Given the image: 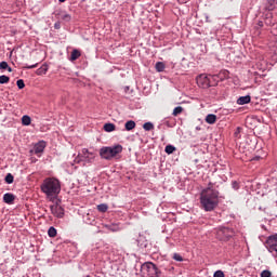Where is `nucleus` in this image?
<instances>
[{"mask_svg": "<svg viewBox=\"0 0 277 277\" xmlns=\"http://www.w3.org/2000/svg\"><path fill=\"white\" fill-rule=\"evenodd\" d=\"M220 205V192L211 186L205 188L200 194V207L203 211L211 212Z\"/></svg>", "mask_w": 277, "mask_h": 277, "instance_id": "nucleus-1", "label": "nucleus"}, {"mask_svg": "<svg viewBox=\"0 0 277 277\" xmlns=\"http://www.w3.org/2000/svg\"><path fill=\"white\" fill-rule=\"evenodd\" d=\"M41 192L48 196V198H53V196H57L60 192H62V184H60V180L55 177H48L41 184Z\"/></svg>", "mask_w": 277, "mask_h": 277, "instance_id": "nucleus-2", "label": "nucleus"}, {"mask_svg": "<svg viewBox=\"0 0 277 277\" xmlns=\"http://www.w3.org/2000/svg\"><path fill=\"white\" fill-rule=\"evenodd\" d=\"M122 153V145L117 144L113 146H104L100 149V157L106 161H111L115 157H118Z\"/></svg>", "mask_w": 277, "mask_h": 277, "instance_id": "nucleus-3", "label": "nucleus"}, {"mask_svg": "<svg viewBox=\"0 0 277 277\" xmlns=\"http://www.w3.org/2000/svg\"><path fill=\"white\" fill-rule=\"evenodd\" d=\"M141 276L142 277H159L161 272L157 268V265L153 262H145L141 266Z\"/></svg>", "mask_w": 277, "mask_h": 277, "instance_id": "nucleus-4", "label": "nucleus"}, {"mask_svg": "<svg viewBox=\"0 0 277 277\" xmlns=\"http://www.w3.org/2000/svg\"><path fill=\"white\" fill-rule=\"evenodd\" d=\"M96 154L83 148L80 154L74 159L75 163H94Z\"/></svg>", "mask_w": 277, "mask_h": 277, "instance_id": "nucleus-5", "label": "nucleus"}, {"mask_svg": "<svg viewBox=\"0 0 277 277\" xmlns=\"http://www.w3.org/2000/svg\"><path fill=\"white\" fill-rule=\"evenodd\" d=\"M235 236V232L228 227H221L216 232V238L220 241H229Z\"/></svg>", "mask_w": 277, "mask_h": 277, "instance_id": "nucleus-6", "label": "nucleus"}, {"mask_svg": "<svg viewBox=\"0 0 277 277\" xmlns=\"http://www.w3.org/2000/svg\"><path fill=\"white\" fill-rule=\"evenodd\" d=\"M265 246L268 252L277 259V234L268 236Z\"/></svg>", "mask_w": 277, "mask_h": 277, "instance_id": "nucleus-7", "label": "nucleus"}, {"mask_svg": "<svg viewBox=\"0 0 277 277\" xmlns=\"http://www.w3.org/2000/svg\"><path fill=\"white\" fill-rule=\"evenodd\" d=\"M197 85L199 88H202L203 90H207L208 88H211V85L213 84L211 83V78H209L205 74H201L197 77Z\"/></svg>", "mask_w": 277, "mask_h": 277, "instance_id": "nucleus-8", "label": "nucleus"}, {"mask_svg": "<svg viewBox=\"0 0 277 277\" xmlns=\"http://www.w3.org/2000/svg\"><path fill=\"white\" fill-rule=\"evenodd\" d=\"M44 148H47V142L39 141L37 144H35L34 149L30 150V153H35L37 157H42V154L44 153Z\"/></svg>", "mask_w": 277, "mask_h": 277, "instance_id": "nucleus-9", "label": "nucleus"}, {"mask_svg": "<svg viewBox=\"0 0 277 277\" xmlns=\"http://www.w3.org/2000/svg\"><path fill=\"white\" fill-rule=\"evenodd\" d=\"M50 211L52 215H54V217H64V208H62V206H60L58 203L50 206Z\"/></svg>", "mask_w": 277, "mask_h": 277, "instance_id": "nucleus-10", "label": "nucleus"}, {"mask_svg": "<svg viewBox=\"0 0 277 277\" xmlns=\"http://www.w3.org/2000/svg\"><path fill=\"white\" fill-rule=\"evenodd\" d=\"M14 200H16V196H14V194L6 193L3 195V202H5V205H13Z\"/></svg>", "mask_w": 277, "mask_h": 277, "instance_id": "nucleus-11", "label": "nucleus"}, {"mask_svg": "<svg viewBox=\"0 0 277 277\" xmlns=\"http://www.w3.org/2000/svg\"><path fill=\"white\" fill-rule=\"evenodd\" d=\"M252 101V97L250 95L240 96L237 100V105H248Z\"/></svg>", "mask_w": 277, "mask_h": 277, "instance_id": "nucleus-12", "label": "nucleus"}, {"mask_svg": "<svg viewBox=\"0 0 277 277\" xmlns=\"http://www.w3.org/2000/svg\"><path fill=\"white\" fill-rule=\"evenodd\" d=\"M56 16H58V18H61V21H65V23H70V21L72 18L70 16V14H67L65 12H60V13L56 14Z\"/></svg>", "mask_w": 277, "mask_h": 277, "instance_id": "nucleus-13", "label": "nucleus"}, {"mask_svg": "<svg viewBox=\"0 0 277 277\" xmlns=\"http://www.w3.org/2000/svg\"><path fill=\"white\" fill-rule=\"evenodd\" d=\"M80 57H81V52L79 50L75 49L71 51L69 61L77 62V60H79Z\"/></svg>", "mask_w": 277, "mask_h": 277, "instance_id": "nucleus-14", "label": "nucleus"}, {"mask_svg": "<svg viewBox=\"0 0 277 277\" xmlns=\"http://www.w3.org/2000/svg\"><path fill=\"white\" fill-rule=\"evenodd\" d=\"M216 121H217V116H215L214 114L207 115L206 122L208 124H215Z\"/></svg>", "mask_w": 277, "mask_h": 277, "instance_id": "nucleus-15", "label": "nucleus"}, {"mask_svg": "<svg viewBox=\"0 0 277 277\" xmlns=\"http://www.w3.org/2000/svg\"><path fill=\"white\" fill-rule=\"evenodd\" d=\"M136 245L138 246V248H146V237L138 236V238L136 239Z\"/></svg>", "mask_w": 277, "mask_h": 277, "instance_id": "nucleus-16", "label": "nucleus"}, {"mask_svg": "<svg viewBox=\"0 0 277 277\" xmlns=\"http://www.w3.org/2000/svg\"><path fill=\"white\" fill-rule=\"evenodd\" d=\"M22 124L24 127H29V124H31V117H29L28 115H24L22 117Z\"/></svg>", "mask_w": 277, "mask_h": 277, "instance_id": "nucleus-17", "label": "nucleus"}, {"mask_svg": "<svg viewBox=\"0 0 277 277\" xmlns=\"http://www.w3.org/2000/svg\"><path fill=\"white\" fill-rule=\"evenodd\" d=\"M104 131H106V133H111V131H116V124L105 123L104 124Z\"/></svg>", "mask_w": 277, "mask_h": 277, "instance_id": "nucleus-18", "label": "nucleus"}, {"mask_svg": "<svg viewBox=\"0 0 277 277\" xmlns=\"http://www.w3.org/2000/svg\"><path fill=\"white\" fill-rule=\"evenodd\" d=\"M155 68L157 72H163V70H166V64H163V62H157Z\"/></svg>", "mask_w": 277, "mask_h": 277, "instance_id": "nucleus-19", "label": "nucleus"}, {"mask_svg": "<svg viewBox=\"0 0 277 277\" xmlns=\"http://www.w3.org/2000/svg\"><path fill=\"white\" fill-rule=\"evenodd\" d=\"M49 72V66L42 65L40 68L37 69V75H47Z\"/></svg>", "mask_w": 277, "mask_h": 277, "instance_id": "nucleus-20", "label": "nucleus"}, {"mask_svg": "<svg viewBox=\"0 0 277 277\" xmlns=\"http://www.w3.org/2000/svg\"><path fill=\"white\" fill-rule=\"evenodd\" d=\"M106 228L111 230V233H118V230H120V226L118 224L106 225Z\"/></svg>", "mask_w": 277, "mask_h": 277, "instance_id": "nucleus-21", "label": "nucleus"}, {"mask_svg": "<svg viewBox=\"0 0 277 277\" xmlns=\"http://www.w3.org/2000/svg\"><path fill=\"white\" fill-rule=\"evenodd\" d=\"M107 209H109V206L106 203H101L97 206V211H100V213H107Z\"/></svg>", "mask_w": 277, "mask_h": 277, "instance_id": "nucleus-22", "label": "nucleus"}, {"mask_svg": "<svg viewBox=\"0 0 277 277\" xmlns=\"http://www.w3.org/2000/svg\"><path fill=\"white\" fill-rule=\"evenodd\" d=\"M144 131H153L155 129V124L153 122L148 121L143 124Z\"/></svg>", "mask_w": 277, "mask_h": 277, "instance_id": "nucleus-23", "label": "nucleus"}, {"mask_svg": "<svg viewBox=\"0 0 277 277\" xmlns=\"http://www.w3.org/2000/svg\"><path fill=\"white\" fill-rule=\"evenodd\" d=\"M134 127H135V121L130 120L126 122V131H133Z\"/></svg>", "mask_w": 277, "mask_h": 277, "instance_id": "nucleus-24", "label": "nucleus"}, {"mask_svg": "<svg viewBox=\"0 0 277 277\" xmlns=\"http://www.w3.org/2000/svg\"><path fill=\"white\" fill-rule=\"evenodd\" d=\"M4 181L8 185H12V183H14V175H12V173H8Z\"/></svg>", "mask_w": 277, "mask_h": 277, "instance_id": "nucleus-25", "label": "nucleus"}, {"mask_svg": "<svg viewBox=\"0 0 277 277\" xmlns=\"http://www.w3.org/2000/svg\"><path fill=\"white\" fill-rule=\"evenodd\" d=\"M174 150H176V147H174L173 145H167L164 148V151L167 153V155H172Z\"/></svg>", "mask_w": 277, "mask_h": 277, "instance_id": "nucleus-26", "label": "nucleus"}, {"mask_svg": "<svg viewBox=\"0 0 277 277\" xmlns=\"http://www.w3.org/2000/svg\"><path fill=\"white\" fill-rule=\"evenodd\" d=\"M265 25L269 26L273 25L274 23L272 22V12L266 13V18H265Z\"/></svg>", "mask_w": 277, "mask_h": 277, "instance_id": "nucleus-27", "label": "nucleus"}, {"mask_svg": "<svg viewBox=\"0 0 277 277\" xmlns=\"http://www.w3.org/2000/svg\"><path fill=\"white\" fill-rule=\"evenodd\" d=\"M183 114V106H176L174 109H173V113H172V116H179Z\"/></svg>", "mask_w": 277, "mask_h": 277, "instance_id": "nucleus-28", "label": "nucleus"}, {"mask_svg": "<svg viewBox=\"0 0 277 277\" xmlns=\"http://www.w3.org/2000/svg\"><path fill=\"white\" fill-rule=\"evenodd\" d=\"M49 237H57V229L55 227H50L48 230Z\"/></svg>", "mask_w": 277, "mask_h": 277, "instance_id": "nucleus-29", "label": "nucleus"}, {"mask_svg": "<svg viewBox=\"0 0 277 277\" xmlns=\"http://www.w3.org/2000/svg\"><path fill=\"white\" fill-rule=\"evenodd\" d=\"M10 83V77L2 75L0 76V84Z\"/></svg>", "mask_w": 277, "mask_h": 277, "instance_id": "nucleus-30", "label": "nucleus"}, {"mask_svg": "<svg viewBox=\"0 0 277 277\" xmlns=\"http://www.w3.org/2000/svg\"><path fill=\"white\" fill-rule=\"evenodd\" d=\"M173 260L177 261L179 263H183V255H181L179 253H174L173 254Z\"/></svg>", "mask_w": 277, "mask_h": 277, "instance_id": "nucleus-31", "label": "nucleus"}, {"mask_svg": "<svg viewBox=\"0 0 277 277\" xmlns=\"http://www.w3.org/2000/svg\"><path fill=\"white\" fill-rule=\"evenodd\" d=\"M16 85L19 90H23V88H25V81L23 79H19L16 81Z\"/></svg>", "mask_w": 277, "mask_h": 277, "instance_id": "nucleus-32", "label": "nucleus"}, {"mask_svg": "<svg viewBox=\"0 0 277 277\" xmlns=\"http://www.w3.org/2000/svg\"><path fill=\"white\" fill-rule=\"evenodd\" d=\"M10 65H8V62H5V61H2L1 63H0V70H8V67H9Z\"/></svg>", "mask_w": 277, "mask_h": 277, "instance_id": "nucleus-33", "label": "nucleus"}, {"mask_svg": "<svg viewBox=\"0 0 277 277\" xmlns=\"http://www.w3.org/2000/svg\"><path fill=\"white\" fill-rule=\"evenodd\" d=\"M261 277H272V272L265 269L261 273Z\"/></svg>", "mask_w": 277, "mask_h": 277, "instance_id": "nucleus-34", "label": "nucleus"}, {"mask_svg": "<svg viewBox=\"0 0 277 277\" xmlns=\"http://www.w3.org/2000/svg\"><path fill=\"white\" fill-rule=\"evenodd\" d=\"M214 277H224V272H222V271H216V272L214 273Z\"/></svg>", "mask_w": 277, "mask_h": 277, "instance_id": "nucleus-35", "label": "nucleus"}, {"mask_svg": "<svg viewBox=\"0 0 277 277\" xmlns=\"http://www.w3.org/2000/svg\"><path fill=\"white\" fill-rule=\"evenodd\" d=\"M26 68H27L28 70H31L32 68H38V63H37V64H34V65H28V66H26Z\"/></svg>", "mask_w": 277, "mask_h": 277, "instance_id": "nucleus-36", "label": "nucleus"}, {"mask_svg": "<svg viewBox=\"0 0 277 277\" xmlns=\"http://www.w3.org/2000/svg\"><path fill=\"white\" fill-rule=\"evenodd\" d=\"M233 188L234 189H239V183H237V182H233Z\"/></svg>", "mask_w": 277, "mask_h": 277, "instance_id": "nucleus-37", "label": "nucleus"}, {"mask_svg": "<svg viewBox=\"0 0 277 277\" xmlns=\"http://www.w3.org/2000/svg\"><path fill=\"white\" fill-rule=\"evenodd\" d=\"M62 25L60 24V22H56L54 24V29H61Z\"/></svg>", "mask_w": 277, "mask_h": 277, "instance_id": "nucleus-38", "label": "nucleus"}, {"mask_svg": "<svg viewBox=\"0 0 277 277\" xmlns=\"http://www.w3.org/2000/svg\"><path fill=\"white\" fill-rule=\"evenodd\" d=\"M261 27H263V21L258 22V29H261Z\"/></svg>", "mask_w": 277, "mask_h": 277, "instance_id": "nucleus-39", "label": "nucleus"}, {"mask_svg": "<svg viewBox=\"0 0 277 277\" xmlns=\"http://www.w3.org/2000/svg\"><path fill=\"white\" fill-rule=\"evenodd\" d=\"M8 72H12V67L10 65L6 67Z\"/></svg>", "mask_w": 277, "mask_h": 277, "instance_id": "nucleus-40", "label": "nucleus"}, {"mask_svg": "<svg viewBox=\"0 0 277 277\" xmlns=\"http://www.w3.org/2000/svg\"><path fill=\"white\" fill-rule=\"evenodd\" d=\"M207 23H211V19H209V16H206Z\"/></svg>", "mask_w": 277, "mask_h": 277, "instance_id": "nucleus-41", "label": "nucleus"}, {"mask_svg": "<svg viewBox=\"0 0 277 277\" xmlns=\"http://www.w3.org/2000/svg\"><path fill=\"white\" fill-rule=\"evenodd\" d=\"M60 1V3H64L66 0H58Z\"/></svg>", "mask_w": 277, "mask_h": 277, "instance_id": "nucleus-42", "label": "nucleus"}, {"mask_svg": "<svg viewBox=\"0 0 277 277\" xmlns=\"http://www.w3.org/2000/svg\"><path fill=\"white\" fill-rule=\"evenodd\" d=\"M87 277H91L90 275H88Z\"/></svg>", "mask_w": 277, "mask_h": 277, "instance_id": "nucleus-43", "label": "nucleus"}]
</instances>
